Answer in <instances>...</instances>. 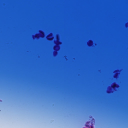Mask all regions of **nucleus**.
I'll use <instances>...</instances> for the list:
<instances>
[{
    "instance_id": "2",
    "label": "nucleus",
    "mask_w": 128,
    "mask_h": 128,
    "mask_svg": "<svg viewBox=\"0 0 128 128\" xmlns=\"http://www.w3.org/2000/svg\"><path fill=\"white\" fill-rule=\"evenodd\" d=\"M90 122H87L86 123V124L85 125L88 128H90V126L89 125H88L87 124H89Z\"/></svg>"
},
{
    "instance_id": "4",
    "label": "nucleus",
    "mask_w": 128,
    "mask_h": 128,
    "mask_svg": "<svg viewBox=\"0 0 128 128\" xmlns=\"http://www.w3.org/2000/svg\"><path fill=\"white\" fill-rule=\"evenodd\" d=\"M91 128H92V127Z\"/></svg>"
},
{
    "instance_id": "3",
    "label": "nucleus",
    "mask_w": 128,
    "mask_h": 128,
    "mask_svg": "<svg viewBox=\"0 0 128 128\" xmlns=\"http://www.w3.org/2000/svg\"><path fill=\"white\" fill-rule=\"evenodd\" d=\"M112 87L113 88H114L115 87H116V84H113V85H112Z\"/></svg>"
},
{
    "instance_id": "1",
    "label": "nucleus",
    "mask_w": 128,
    "mask_h": 128,
    "mask_svg": "<svg viewBox=\"0 0 128 128\" xmlns=\"http://www.w3.org/2000/svg\"><path fill=\"white\" fill-rule=\"evenodd\" d=\"M126 75H128V0H126Z\"/></svg>"
}]
</instances>
